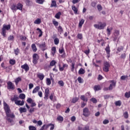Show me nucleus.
I'll return each mask as SVG.
<instances>
[{
  "label": "nucleus",
  "mask_w": 130,
  "mask_h": 130,
  "mask_svg": "<svg viewBox=\"0 0 130 130\" xmlns=\"http://www.w3.org/2000/svg\"><path fill=\"white\" fill-rule=\"evenodd\" d=\"M4 109L7 117V121L10 122V123H11L12 125H13V124H15L13 120L15 117V114H14V113H11V109L10 108V106H9L8 104L5 102H4Z\"/></svg>",
  "instance_id": "f257e3e1"
},
{
  "label": "nucleus",
  "mask_w": 130,
  "mask_h": 130,
  "mask_svg": "<svg viewBox=\"0 0 130 130\" xmlns=\"http://www.w3.org/2000/svg\"><path fill=\"white\" fill-rule=\"evenodd\" d=\"M10 100L12 102H15V104L18 106H23V105L25 104V101L23 100H19V95H18V94H14L13 96H11Z\"/></svg>",
  "instance_id": "f03ea898"
},
{
  "label": "nucleus",
  "mask_w": 130,
  "mask_h": 130,
  "mask_svg": "<svg viewBox=\"0 0 130 130\" xmlns=\"http://www.w3.org/2000/svg\"><path fill=\"white\" fill-rule=\"evenodd\" d=\"M11 29V24H4L2 28V35L4 37H7V31H9V30Z\"/></svg>",
  "instance_id": "7ed1b4c3"
},
{
  "label": "nucleus",
  "mask_w": 130,
  "mask_h": 130,
  "mask_svg": "<svg viewBox=\"0 0 130 130\" xmlns=\"http://www.w3.org/2000/svg\"><path fill=\"white\" fill-rule=\"evenodd\" d=\"M11 9L12 11H15V12H17V10L22 11L23 10V5L20 3H18L17 5L13 4L11 6Z\"/></svg>",
  "instance_id": "20e7f679"
},
{
  "label": "nucleus",
  "mask_w": 130,
  "mask_h": 130,
  "mask_svg": "<svg viewBox=\"0 0 130 130\" xmlns=\"http://www.w3.org/2000/svg\"><path fill=\"white\" fill-rule=\"evenodd\" d=\"M93 26L96 29H98L99 30H103L106 26V23L99 22V24H94Z\"/></svg>",
  "instance_id": "39448f33"
},
{
  "label": "nucleus",
  "mask_w": 130,
  "mask_h": 130,
  "mask_svg": "<svg viewBox=\"0 0 130 130\" xmlns=\"http://www.w3.org/2000/svg\"><path fill=\"white\" fill-rule=\"evenodd\" d=\"M91 114V112L87 107H85L83 109V116L85 117H88Z\"/></svg>",
  "instance_id": "423d86ee"
},
{
  "label": "nucleus",
  "mask_w": 130,
  "mask_h": 130,
  "mask_svg": "<svg viewBox=\"0 0 130 130\" xmlns=\"http://www.w3.org/2000/svg\"><path fill=\"white\" fill-rule=\"evenodd\" d=\"M109 69H110V64L107 61L104 62L103 71L105 73H108L109 72Z\"/></svg>",
  "instance_id": "0eeeda50"
},
{
  "label": "nucleus",
  "mask_w": 130,
  "mask_h": 130,
  "mask_svg": "<svg viewBox=\"0 0 130 130\" xmlns=\"http://www.w3.org/2000/svg\"><path fill=\"white\" fill-rule=\"evenodd\" d=\"M39 59V55L37 53H34L32 55V63L34 64H37L38 60Z\"/></svg>",
  "instance_id": "6e6552de"
},
{
  "label": "nucleus",
  "mask_w": 130,
  "mask_h": 130,
  "mask_svg": "<svg viewBox=\"0 0 130 130\" xmlns=\"http://www.w3.org/2000/svg\"><path fill=\"white\" fill-rule=\"evenodd\" d=\"M16 88L15 87V84L13 83L12 82L9 81L7 82V89L8 90H14Z\"/></svg>",
  "instance_id": "1a4fd4ad"
},
{
  "label": "nucleus",
  "mask_w": 130,
  "mask_h": 130,
  "mask_svg": "<svg viewBox=\"0 0 130 130\" xmlns=\"http://www.w3.org/2000/svg\"><path fill=\"white\" fill-rule=\"evenodd\" d=\"M109 82L110 84L109 86V91H111V90L113 89V87H115L116 86V81H115L114 80H110Z\"/></svg>",
  "instance_id": "9d476101"
},
{
  "label": "nucleus",
  "mask_w": 130,
  "mask_h": 130,
  "mask_svg": "<svg viewBox=\"0 0 130 130\" xmlns=\"http://www.w3.org/2000/svg\"><path fill=\"white\" fill-rule=\"evenodd\" d=\"M50 92L49 91V88H46L45 90V93H44V99L45 100H48V96H49Z\"/></svg>",
  "instance_id": "9b49d317"
},
{
  "label": "nucleus",
  "mask_w": 130,
  "mask_h": 130,
  "mask_svg": "<svg viewBox=\"0 0 130 130\" xmlns=\"http://www.w3.org/2000/svg\"><path fill=\"white\" fill-rule=\"evenodd\" d=\"M21 68L23 70H24L25 72H28L29 70V66H28V64L27 63H25L23 65H22Z\"/></svg>",
  "instance_id": "f8f14e48"
},
{
  "label": "nucleus",
  "mask_w": 130,
  "mask_h": 130,
  "mask_svg": "<svg viewBox=\"0 0 130 130\" xmlns=\"http://www.w3.org/2000/svg\"><path fill=\"white\" fill-rule=\"evenodd\" d=\"M101 89H102L101 86H100V85L99 84L95 85L93 87V90L94 91H95V92H97V91H100Z\"/></svg>",
  "instance_id": "ddd939ff"
},
{
  "label": "nucleus",
  "mask_w": 130,
  "mask_h": 130,
  "mask_svg": "<svg viewBox=\"0 0 130 130\" xmlns=\"http://www.w3.org/2000/svg\"><path fill=\"white\" fill-rule=\"evenodd\" d=\"M69 68V65L67 63H63L61 68H60L61 72H63L64 70H68Z\"/></svg>",
  "instance_id": "4468645a"
},
{
  "label": "nucleus",
  "mask_w": 130,
  "mask_h": 130,
  "mask_svg": "<svg viewBox=\"0 0 130 130\" xmlns=\"http://www.w3.org/2000/svg\"><path fill=\"white\" fill-rule=\"evenodd\" d=\"M37 77H38V78H39V79H40L41 81H42L43 79H44V75H43V74L42 73L37 74Z\"/></svg>",
  "instance_id": "2eb2a0df"
},
{
  "label": "nucleus",
  "mask_w": 130,
  "mask_h": 130,
  "mask_svg": "<svg viewBox=\"0 0 130 130\" xmlns=\"http://www.w3.org/2000/svg\"><path fill=\"white\" fill-rule=\"evenodd\" d=\"M54 93H51L50 95L49 96V99L51 101H53V99H54L55 101H56V96L55 95H54Z\"/></svg>",
  "instance_id": "dca6fc26"
},
{
  "label": "nucleus",
  "mask_w": 130,
  "mask_h": 130,
  "mask_svg": "<svg viewBox=\"0 0 130 130\" xmlns=\"http://www.w3.org/2000/svg\"><path fill=\"white\" fill-rule=\"evenodd\" d=\"M51 53L52 56H54L55 53H56V47H52L51 48Z\"/></svg>",
  "instance_id": "f3484780"
},
{
  "label": "nucleus",
  "mask_w": 130,
  "mask_h": 130,
  "mask_svg": "<svg viewBox=\"0 0 130 130\" xmlns=\"http://www.w3.org/2000/svg\"><path fill=\"white\" fill-rule=\"evenodd\" d=\"M19 111L20 113L27 112V109L25 108L21 107L19 109Z\"/></svg>",
  "instance_id": "a211bd4d"
},
{
  "label": "nucleus",
  "mask_w": 130,
  "mask_h": 130,
  "mask_svg": "<svg viewBox=\"0 0 130 130\" xmlns=\"http://www.w3.org/2000/svg\"><path fill=\"white\" fill-rule=\"evenodd\" d=\"M40 90V86H36L32 90V94L36 93L37 92H38Z\"/></svg>",
  "instance_id": "6ab92c4d"
},
{
  "label": "nucleus",
  "mask_w": 130,
  "mask_h": 130,
  "mask_svg": "<svg viewBox=\"0 0 130 130\" xmlns=\"http://www.w3.org/2000/svg\"><path fill=\"white\" fill-rule=\"evenodd\" d=\"M84 23H85V20L82 19L79 21V23L78 24V26L79 28H82V26H83Z\"/></svg>",
  "instance_id": "aec40b11"
},
{
  "label": "nucleus",
  "mask_w": 130,
  "mask_h": 130,
  "mask_svg": "<svg viewBox=\"0 0 130 130\" xmlns=\"http://www.w3.org/2000/svg\"><path fill=\"white\" fill-rule=\"evenodd\" d=\"M31 49L34 52H36V51H37V47H36V45H35V44H32L31 45Z\"/></svg>",
  "instance_id": "412c9836"
},
{
  "label": "nucleus",
  "mask_w": 130,
  "mask_h": 130,
  "mask_svg": "<svg viewBox=\"0 0 130 130\" xmlns=\"http://www.w3.org/2000/svg\"><path fill=\"white\" fill-rule=\"evenodd\" d=\"M72 9L73 10L74 14L77 15L78 14V8L76 7L75 6H72Z\"/></svg>",
  "instance_id": "4be33fe9"
},
{
  "label": "nucleus",
  "mask_w": 130,
  "mask_h": 130,
  "mask_svg": "<svg viewBox=\"0 0 130 130\" xmlns=\"http://www.w3.org/2000/svg\"><path fill=\"white\" fill-rule=\"evenodd\" d=\"M85 73H86V71L82 68H80L78 71V74H79V75H84Z\"/></svg>",
  "instance_id": "5701e85b"
},
{
  "label": "nucleus",
  "mask_w": 130,
  "mask_h": 130,
  "mask_svg": "<svg viewBox=\"0 0 130 130\" xmlns=\"http://www.w3.org/2000/svg\"><path fill=\"white\" fill-rule=\"evenodd\" d=\"M22 81V78L21 77H18L16 79H15V83L16 85H18L19 84V82H21Z\"/></svg>",
  "instance_id": "b1692460"
},
{
  "label": "nucleus",
  "mask_w": 130,
  "mask_h": 130,
  "mask_svg": "<svg viewBox=\"0 0 130 130\" xmlns=\"http://www.w3.org/2000/svg\"><path fill=\"white\" fill-rule=\"evenodd\" d=\"M105 50H106L107 54H110V47H109V45L106 47Z\"/></svg>",
  "instance_id": "393cba45"
},
{
  "label": "nucleus",
  "mask_w": 130,
  "mask_h": 130,
  "mask_svg": "<svg viewBox=\"0 0 130 130\" xmlns=\"http://www.w3.org/2000/svg\"><path fill=\"white\" fill-rule=\"evenodd\" d=\"M56 8L57 7V5H56V2L55 1H52V3L50 6V8Z\"/></svg>",
  "instance_id": "a878e982"
},
{
  "label": "nucleus",
  "mask_w": 130,
  "mask_h": 130,
  "mask_svg": "<svg viewBox=\"0 0 130 130\" xmlns=\"http://www.w3.org/2000/svg\"><path fill=\"white\" fill-rule=\"evenodd\" d=\"M9 63L11 64V66H15V64H16V60L10 59L9 60Z\"/></svg>",
  "instance_id": "bb28decb"
},
{
  "label": "nucleus",
  "mask_w": 130,
  "mask_h": 130,
  "mask_svg": "<svg viewBox=\"0 0 130 130\" xmlns=\"http://www.w3.org/2000/svg\"><path fill=\"white\" fill-rule=\"evenodd\" d=\"M80 99L84 102H88V99L86 98L85 95H81Z\"/></svg>",
  "instance_id": "cd10ccee"
},
{
  "label": "nucleus",
  "mask_w": 130,
  "mask_h": 130,
  "mask_svg": "<svg viewBox=\"0 0 130 130\" xmlns=\"http://www.w3.org/2000/svg\"><path fill=\"white\" fill-rule=\"evenodd\" d=\"M60 16H61V12H58L55 15L56 19H60Z\"/></svg>",
  "instance_id": "c85d7f7f"
},
{
  "label": "nucleus",
  "mask_w": 130,
  "mask_h": 130,
  "mask_svg": "<svg viewBox=\"0 0 130 130\" xmlns=\"http://www.w3.org/2000/svg\"><path fill=\"white\" fill-rule=\"evenodd\" d=\"M112 27H111V28H109V27H107V32L108 36H110V34H111V31H112Z\"/></svg>",
  "instance_id": "c756f323"
},
{
  "label": "nucleus",
  "mask_w": 130,
  "mask_h": 130,
  "mask_svg": "<svg viewBox=\"0 0 130 130\" xmlns=\"http://www.w3.org/2000/svg\"><path fill=\"white\" fill-rule=\"evenodd\" d=\"M57 120H58V121H59L60 122H62V121H63V117L61 116H58L57 117Z\"/></svg>",
  "instance_id": "7c9ffc66"
},
{
  "label": "nucleus",
  "mask_w": 130,
  "mask_h": 130,
  "mask_svg": "<svg viewBox=\"0 0 130 130\" xmlns=\"http://www.w3.org/2000/svg\"><path fill=\"white\" fill-rule=\"evenodd\" d=\"M58 31L60 32V34L63 32V29L61 26L59 25L57 28Z\"/></svg>",
  "instance_id": "2f4dec72"
},
{
  "label": "nucleus",
  "mask_w": 130,
  "mask_h": 130,
  "mask_svg": "<svg viewBox=\"0 0 130 130\" xmlns=\"http://www.w3.org/2000/svg\"><path fill=\"white\" fill-rule=\"evenodd\" d=\"M41 23V19L40 18H38L34 21V24H37V25H39Z\"/></svg>",
  "instance_id": "473e14b6"
},
{
  "label": "nucleus",
  "mask_w": 130,
  "mask_h": 130,
  "mask_svg": "<svg viewBox=\"0 0 130 130\" xmlns=\"http://www.w3.org/2000/svg\"><path fill=\"white\" fill-rule=\"evenodd\" d=\"M56 64V61L54 60H52L50 62V67H54Z\"/></svg>",
  "instance_id": "72a5a7b5"
},
{
  "label": "nucleus",
  "mask_w": 130,
  "mask_h": 130,
  "mask_svg": "<svg viewBox=\"0 0 130 130\" xmlns=\"http://www.w3.org/2000/svg\"><path fill=\"white\" fill-rule=\"evenodd\" d=\"M54 43L55 45H58L59 44V39L58 38H55L54 40Z\"/></svg>",
  "instance_id": "f704fd0d"
},
{
  "label": "nucleus",
  "mask_w": 130,
  "mask_h": 130,
  "mask_svg": "<svg viewBox=\"0 0 130 130\" xmlns=\"http://www.w3.org/2000/svg\"><path fill=\"white\" fill-rule=\"evenodd\" d=\"M18 97L19 98H20V99L24 100L25 99V98H26V95L24 93H21L20 94H19Z\"/></svg>",
  "instance_id": "c9c22d12"
},
{
  "label": "nucleus",
  "mask_w": 130,
  "mask_h": 130,
  "mask_svg": "<svg viewBox=\"0 0 130 130\" xmlns=\"http://www.w3.org/2000/svg\"><path fill=\"white\" fill-rule=\"evenodd\" d=\"M44 2H45V0H36V3L39 4V5H43Z\"/></svg>",
  "instance_id": "e433bc0d"
},
{
  "label": "nucleus",
  "mask_w": 130,
  "mask_h": 130,
  "mask_svg": "<svg viewBox=\"0 0 130 130\" xmlns=\"http://www.w3.org/2000/svg\"><path fill=\"white\" fill-rule=\"evenodd\" d=\"M28 129L29 130H37V128H36V127H35V126L29 125L28 126Z\"/></svg>",
  "instance_id": "4c0bfd02"
},
{
  "label": "nucleus",
  "mask_w": 130,
  "mask_h": 130,
  "mask_svg": "<svg viewBox=\"0 0 130 130\" xmlns=\"http://www.w3.org/2000/svg\"><path fill=\"white\" fill-rule=\"evenodd\" d=\"M78 101H79V98L75 97V98H74L73 99H72V103H76V102H78Z\"/></svg>",
  "instance_id": "58836bf2"
},
{
  "label": "nucleus",
  "mask_w": 130,
  "mask_h": 130,
  "mask_svg": "<svg viewBox=\"0 0 130 130\" xmlns=\"http://www.w3.org/2000/svg\"><path fill=\"white\" fill-rule=\"evenodd\" d=\"M39 47L41 49L45 48V47H46V45L45 43H43L42 44H40L39 45Z\"/></svg>",
  "instance_id": "ea45409f"
},
{
  "label": "nucleus",
  "mask_w": 130,
  "mask_h": 130,
  "mask_svg": "<svg viewBox=\"0 0 130 130\" xmlns=\"http://www.w3.org/2000/svg\"><path fill=\"white\" fill-rule=\"evenodd\" d=\"M46 84L48 86H50L51 85V80L49 78H47Z\"/></svg>",
  "instance_id": "a19ab883"
},
{
  "label": "nucleus",
  "mask_w": 130,
  "mask_h": 130,
  "mask_svg": "<svg viewBox=\"0 0 130 130\" xmlns=\"http://www.w3.org/2000/svg\"><path fill=\"white\" fill-rule=\"evenodd\" d=\"M77 80L78 81V83H79L80 84L84 83V80H83V79H82V77H78Z\"/></svg>",
  "instance_id": "79ce46f5"
},
{
  "label": "nucleus",
  "mask_w": 130,
  "mask_h": 130,
  "mask_svg": "<svg viewBox=\"0 0 130 130\" xmlns=\"http://www.w3.org/2000/svg\"><path fill=\"white\" fill-rule=\"evenodd\" d=\"M119 30H115L114 31V36H115V37H118V36H119Z\"/></svg>",
  "instance_id": "37998d69"
},
{
  "label": "nucleus",
  "mask_w": 130,
  "mask_h": 130,
  "mask_svg": "<svg viewBox=\"0 0 130 130\" xmlns=\"http://www.w3.org/2000/svg\"><path fill=\"white\" fill-rule=\"evenodd\" d=\"M14 52L15 53V54H16V55H18V54L20 53V49H19V48H17L16 49L14 50Z\"/></svg>",
  "instance_id": "c03bdc74"
},
{
  "label": "nucleus",
  "mask_w": 130,
  "mask_h": 130,
  "mask_svg": "<svg viewBox=\"0 0 130 130\" xmlns=\"http://www.w3.org/2000/svg\"><path fill=\"white\" fill-rule=\"evenodd\" d=\"M123 116L124 118H126V119H127L128 118V112L127 111L123 113Z\"/></svg>",
  "instance_id": "a18cd8bd"
},
{
  "label": "nucleus",
  "mask_w": 130,
  "mask_h": 130,
  "mask_svg": "<svg viewBox=\"0 0 130 130\" xmlns=\"http://www.w3.org/2000/svg\"><path fill=\"white\" fill-rule=\"evenodd\" d=\"M97 9H98V11H99V12H100L101 11H102V10H103V8L100 4H98L97 5Z\"/></svg>",
  "instance_id": "49530a36"
},
{
  "label": "nucleus",
  "mask_w": 130,
  "mask_h": 130,
  "mask_svg": "<svg viewBox=\"0 0 130 130\" xmlns=\"http://www.w3.org/2000/svg\"><path fill=\"white\" fill-rule=\"evenodd\" d=\"M58 84L60 86V87H63L64 86V83H63V81L62 80H60L58 82Z\"/></svg>",
  "instance_id": "de8ad7c7"
},
{
  "label": "nucleus",
  "mask_w": 130,
  "mask_h": 130,
  "mask_svg": "<svg viewBox=\"0 0 130 130\" xmlns=\"http://www.w3.org/2000/svg\"><path fill=\"white\" fill-rule=\"evenodd\" d=\"M115 104L116 106H121V101H118L115 102Z\"/></svg>",
  "instance_id": "09e8293b"
},
{
  "label": "nucleus",
  "mask_w": 130,
  "mask_h": 130,
  "mask_svg": "<svg viewBox=\"0 0 130 130\" xmlns=\"http://www.w3.org/2000/svg\"><path fill=\"white\" fill-rule=\"evenodd\" d=\"M14 36L10 35L8 38V40L9 41H14Z\"/></svg>",
  "instance_id": "8fccbe9b"
},
{
  "label": "nucleus",
  "mask_w": 130,
  "mask_h": 130,
  "mask_svg": "<svg viewBox=\"0 0 130 130\" xmlns=\"http://www.w3.org/2000/svg\"><path fill=\"white\" fill-rule=\"evenodd\" d=\"M75 62H72V64H71V71L72 72H74V71H75Z\"/></svg>",
  "instance_id": "3c124183"
},
{
  "label": "nucleus",
  "mask_w": 130,
  "mask_h": 130,
  "mask_svg": "<svg viewBox=\"0 0 130 130\" xmlns=\"http://www.w3.org/2000/svg\"><path fill=\"white\" fill-rule=\"evenodd\" d=\"M33 101H34L32 99H31V98H28L27 99V100H26V102L29 104H31V103H32L33 102Z\"/></svg>",
  "instance_id": "603ef678"
},
{
  "label": "nucleus",
  "mask_w": 130,
  "mask_h": 130,
  "mask_svg": "<svg viewBox=\"0 0 130 130\" xmlns=\"http://www.w3.org/2000/svg\"><path fill=\"white\" fill-rule=\"evenodd\" d=\"M52 23L53 25L55 26V27L58 26V22L55 21V19H53L52 20Z\"/></svg>",
  "instance_id": "864d4df0"
},
{
  "label": "nucleus",
  "mask_w": 130,
  "mask_h": 130,
  "mask_svg": "<svg viewBox=\"0 0 130 130\" xmlns=\"http://www.w3.org/2000/svg\"><path fill=\"white\" fill-rule=\"evenodd\" d=\"M63 52H64V49H63V47L59 49V53L60 54L63 53Z\"/></svg>",
  "instance_id": "5fc2aeb1"
},
{
  "label": "nucleus",
  "mask_w": 130,
  "mask_h": 130,
  "mask_svg": "<svg viewBox=\"0 0 130 130\" xmlns=\"http://www.w3.org/2000/svg\"><path fill=\"white\" fill-rule=\"evenodd\" d=\"M37 30L39 31L40 35H39V37H41V36H42V30H41V29H40V28H37Z\"/></svg>",
  "instance_id": "6e6d98bb"
},
{
  "label": "nucleus",
  "mask_w": 130,
  "mask_h": 130,
  "mask_svg": "<svg viewBox=\"0 0 130 130\" xmlns=\"http://www.w3.org/2000/svg\"><path fill=\"white\" fill-rule=\"evenodd\" d=\"M44 70L45 71H48L49 69H50V65H45L44 67Z\"/></svg>",
  "instance_id": "4d7b16f0"
},
{
  "label": "nucleus",
  "mask_w": 130,
  "mask_h": 130,
  "mask_svg": "<svg viewBox=\"0 0 130 130\" xmlns=\"http://www.w3.org/2000/svg\"><path fill=\"white\" fill-rule=\"evenodd\" d=\"M125 97L126 98H129V97H130V91L126 92L125 93Z\"/></svg>",
  "instance_id": "13d9d810"
},
{
  "label": "nucleus",
  "mask_w": 130,
  "mask_h": 130,
  "mask_svg": "<svg viewBox=\"0 0 130 130\" xmlns=\"http://www.w3.org/2000/svg\"><path fill=\"white\" fill-rule=\"evenodd\" d=\"M127 78H128V76H127V75L122 76H121L120 79H121V80L124 81V80H125V79H127Z\"/></svg>",
  "instance_id": "bf43d9fd"
},
{
  "label": "nucleus",
  "mask_w": 130,
  "mask_h": 130,
  "mask_svg": "<svg viewBox=\"0 0 130 130\" xmlns=\"http://www.w3.org/2000/svg\"><path fill=\"white\" fill-rule=\"evenodd\" d=\"M77 38H78V39H80V40L83 39V35H82V34H78L77 35Z\"/></svg>",
  "instance_id": "052dcab7"
},
{
  "label": "nucleus",
  "mask_w": 130,
  "mask_h": 130,
  "mask_svg": "<svg viewBox=\"0 0 130 130\" xmlns=\"http://www.w3.org/2000/svg\"><path fill=\"white\" fill-rule=\"evenodd\" d=\"M20 39H21V40H22L23 41H26V39H27V37H26L24 36H20Z\"/></svg>",
  "instance_id": "680f3d73"
},
{
  "label": "nucleus",
  "mask_w": 130,
  "mask_h": 130,
  "mask_svg": "<svg viewBox=\"0 0 130 130\" xmlns=\"http://www.w3.org/2000/svg\"><path fill=\"white\" fill-rule=\"evenodd\" d=\"M71 120L72 122H75L76 121V116H73L71 117Z\"/></svg>",
  "instance_id": "e2e57ef3"
},
{
  "label": "nucleus",
  "mask_w": 130,
  "mask_h": 130,
  "mask_svg": "<svg viewBox=\"0 0 130 130\" xmlns=\"http://www.w3.org/2000/svg\"><path fill=\"white\" fill-rule=\"evenodd\" d=\"M50 126H51L50 129V130H54V124L52 123H50Z\"/></svg>",
  "instance_id": "0e129e2a"
},
{
  "label": "nucleus",
  "mask_w": 130,
  "mask_h": 130,
  "mask_svg": "<svg viewBox=\"0 0 130 130\" xmlns=\"http://www.w3.org/2000/svg\"><path fill=\"white\" fill-rule=\"evenodd\" d=\"M96 5H97V3L96 2H92L91 3V6L93 8H95Z\"/></svg>",
  "instance_id": "69168bd1"
},
{
  "label": "nucleus",
  "mask_w": 130,
  "mask_h": 130,
  "mask_svg": "<svg viewBox=\"0 0 130 130\" xmlns=\"http://www.w3.org/2000/svg\"><path fill=\"white\" fill-rule=\"evenodd\" d=\"M90 101H92L93 103H97V100L95 98H92Z\"/></svg>",
  "instance_id": "338daca9"
},
{
  "label": "nucleus",
  "mask_w": 130,
  "mask_h": 130,
  "mask_svg": "<svg viewBox=\"0 0 130 130\" xmlns=\"http://www.w3.org/2000/svg\"><path fill=\"white\" fill-rule=\"evenodd\" d=\"M103 123L104 124H107V123H109V120L105 119L103 121Z\"/></svg>",
  "instance_id": "774afa93"
}]
</instances>
